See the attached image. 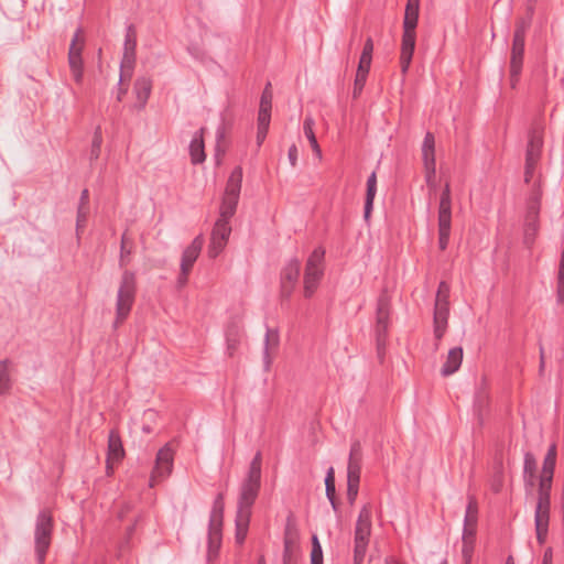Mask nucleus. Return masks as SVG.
<instances>
[{
  "instance_id": "1",
  "label": "nucleus",
  "mask_w": 564,
  "mask_h": 564,
  "mask_svg": "<svg viewBox=\"0 0 564 564\" xmlns=\"http://www.w3.org/2000/svg\"><path fill=\"white\" fill-rule=\"evenodd\" d=\"M54 519L48 508L39 511L34 525V551L37 564H44L52 543Z\"/></svg>"
},
{
  "instance_id": "2",
  "label": "nucleus",
  "mask_w": 564,
  "mask_h": 564,
  "mask_svg": "<svg viewBox=\"0 0 564 564\" xmlns=\"http://www.w3.org/2000/svg\"><path fill=\"white\" fill-rule=\"evenodd\" d=\"M137 293V280L135 274L132 271L124 270L120 285L117 292L116 300V321L113 327L117 328L126 318L129 316Z\"/></svg>"
},
{
  "instance_id": "3",
  "label": "nucleus",
  "mask_w": 564,
  "mask_h": 564,
  "mask_svg": "<svg viewBox=\"0 0 564 564\" xmlns=\"http://www.w3.org/2000/svg\"><path fill=\"white\" fill-rule=\"evenodd\" d=\"M325 249L323 247L315 248L307 258L304 279H303V295L311 299L316 292L322 278L324 275Z\"/></svg>"
},
{
  "instance_id": "4",
  "label": "nucleus",
  "mask_w": 564,
  "mask_h": 564,
  "mask_svg": "<svg viewBox=\"0 0 564 564\" xmlns=\"http://www.w3.org/2000/svg\"><path fill=\"white\" fill-rule=\"evenodd\" d=\"M372 511L369 505H365L360 511L355 527L354 563L362 564L371 533Z\"/></svg>"
},
{
  "instance_id": "5",
  "label": "nucleus",
  "mask_w": 564,
  "mask_h": 564,
  "mask_svg": "<svg viewBox=\"0 0 564 564\" xmlns=\"http://www.w3.org/2000/svg\"><path fill=\"white\" fill-rule=\"evenodd\" d=\"M449 292L451 288L442 281L438 284L435 305H434V336L436 340H441L447 329L449 316Z\"/></svg>"
},
{
  "instance_id": "6",
  "label": "nucleus",
  "mask_w": 564,
  "mask_h": 564,
  "mask_svg": "<svg viewBox=\"0 0 564 564\" xmlns=\"http://www.w3.org/2000/svg\"><path fill=\"white\" fill-rule=\"evenodd\" d=\"M224 494L219 492L213 503L208 522V554L216 555L221 544V530L224 517Z\"/></svg>"
},
{
  "instance_id": "7",
  "label": "nucleus",
  "mask_w": 564,
  "mask_h": 564,
  "mask_svg": "<svg viewBox=\"0 0 564 564\" xmlns=\"http://www.w3.org/2000/svg\"><path fill=\"white\" fill-rule=\"evenodd\" d=\"M452 228V195L447 183L441 194L438 206V247L445 250L449 242Z\"/></svg>"
},
{
  "instance_id": "8",
  "label": "nucleus",
  "mask_w": 564,
  "mask_h": 564,
  "mask_svg": "<svg viewBox=\"0 0 564 564\" xmlns=\"http://www.w3.org/2000/svg\"><path fill=\"white\" fill-rule=\"evenodd\" d=\"M391 301L387 291H382L378 297L376 310L375 333L377 338L378 350L380 351L387 340L388 329L390 326Z\"/></svg>"
},
{
  "instance_id": "9",
  "label": "nucleus",
  "mask_w": 564,
  "mask_h": 564,
  "mask_svg": "<svg viewBox=\"0 0 564 564\" xmlns=\"http://www.w3.org/2000/svg\"><path fill=\"white\" fill-rule=\"evenodd\" d=\"M135 48H137V32L133 24H129L126 28L124 41H123V53L120 63V78L119 84L123 80V77H131L134 64H135Z\"/></svg>"
},
{
  "instance_id": "10",
  "label": "nucleus",
  "mask_w": 564,
  "mask_h": 564,
  "mask_svg": "<svg viewBox=\"0 0 564 564\" xmlns=\"http://www.w3.org/2000/svg\"><path fill=\"white\" fill-rule=\"evenodd\" d=\"M261 478L246 476L240 485L237 512L251 516L252 507L259 496Z\"/></svg>"
},
{
  "instance_id": "11",
  "label": "nucleus",
  "mask_w": 564,
  "mask_h": 564,
  "mask_svg": "<svg viewBox=\"0 0 564 564\" xmlns=\"http://www.w3.org/2000/svg\"><path fill=\"white\" fill-rule=\"evenodd\" d=\"M173 464L174 452L169 444H165L156 453L155 465L150 478V486L153 487L156 482L167 478L172 473Z\"/></svg>"
},
{
  "instance_id": "12",
  "label": "nucleus",
  "mask_w": 564,
  "mask_h": 564,
  "mask_svg": "<svg viewBox=\"0 0 564 564\" xmlns=\"http://www.w3.org/2000/svg\"><path fill=\"white\" fill-rule=\"evenodd\" d=\"M373 52V42L371 37H368L364 44L361 56L359 58L358 69L354 83V97H358L366 84L367 76L370 70Z\"/></svg>"
},
{
  "instance_id": "13",
  "label": "nucleus",
  "mask_w": 564,
  "mask_h": 564,
  "mask_svg": "<svg viewBox=\"0 0 564 564\" xmlns=\"http://www.w3.org/2000/svg\"><path fill=\"white\" fill-rule=\"evenodd\" d=\"M422 160L425 170V181L429 186H434L436 174L435 138L432 132H426L422 143Z\"/></svg>"
},
{
  "instance_id": "14",
  "label": "nucleus",
  "mask_w": 564,
  "mask_h": 564,
  "mask_svg": "<svg viewBox=\"0 0 564 564\" xmlns=\"http://www.w3.org/2000/svg\"><path fill=\"white\" fill-rule=\"evenodd\" d=\"M543 140L542 137L538 132H532L530 134L527 154H525V172H524V181L525 183H530L535 166L540 160L541 151H542Z\"/></svg>"
},
{
  "instance_id": "15",
  "label": "nucleus",
  "mask_w": 564,
  "mask_h": 564,
  "mask_svg": "<svg viewBox=\"0 0 564 564\" xmlns=\"http://www.w3.org/2000/svg\"><path fill=\"white\" fill-rule=\"evenodd\" d=\"M301 263L292 258L281 272V296L290 299L300 276Z\"/></svg>"
},
{
  "instance_id": "16",
  "label": "nucleus",
  "mask_w": 564,
  "mask_h": 564,
  "mask_svg": "<svg viewBox=\"0 0 564 564\" xmlns=\"http://www.w3.org/2000/svg\"><path fill=\"white\" fill-rule=\"evenodd\" d=\"M524 42H525V25H517L511 48L510 68H514V73L518 69H522L523 55H524Z\"/></svg>"
},
{
  "instance_id": "17",
  "label": "nucleus",
  "mask_w": 564,
  "mask_h": 564,
  "mask_svg": "<svg viewBox=\"0 0 564 564\" xmlns=\"http://www.w3.org/2000/svg\"><path fill=\"white\" fill-rule=\"evenodd\" d=\"M415 47V30H403L400 65L402 74H406L411 65Z\"/></svg>"
},
{
  "instance_id": "18",
  "label": "nucleus",
  "mask_w": 564,
  "mask_h": 564,
  "mask_svg": "<svg viewBox=\"0 0 564 564\" xmlns=\"http://www.w3.org/2000/svg\"><path fill=\"white\" fill-rule=\"evenodd\" d=\"M204 245L203 236H197L191 245L183 251L181 259V270L183 273H189L197 260Z\"/></svg>"
},
{
  "instance_id": "19",
  "label": "nucleus",
  "mask_w": 564,
  "mask_h": 564,
  "mask_svg": "<svg viewBox=\"0 0 564 564\" xmlns=\"http://www.w3.org/2000/svg\"><path fill=\"white\" fill-rule=\"evenodd\" d=\"M124 456V449L122 446L119 434L111 430L108 435V455H107V469H112V464L120 462Z\"/></svg>"
},
{
  "instance_id": "20",
  "label": "nucleus",
  "mask_w": 564,
  "mask_h": 564,
  "mask_svg": "<svg viewBox=\"0 0 564 564\" xmlns=\"http://www.w3.org/2000/svg\"><path fill=\"white\" fill-rule=\"evenodd\" d=\"M152 91V79L148 76L138 77L133 85V93L137 98L135 108L144 109Z\"/></svg>"
},
{
  "instance_id": "21",
  "label": "nucleus",
  "mask_w": 564,
  "mask_h": 564,
  "mask_svg": "<svg viewBox=\"0 0 564 564\" xmlns=\"http://www.w3.org/2000/svg\"><path fill=\"white\" fill-rule=\"evenodd\" d=\"M204 128L195 132L189 143V155L193 164H200L206 160L204 148Z\"/></svg>"
},
{
  "instance_id": "22",
  "label": "nucleus",
  "mask_w": 564,
  "mask_h": 564,
  "mask_svg": "<svg viewBox=\"0 0 564 564\" xmlns=\"http://www.w3.org/2000/svg\"><path fill=\"white\" fill-rule=\"evenodd\" d=\"M463 361V348L462 347H454L449 349L447 354L446 361L444 362L441 373L444 377L451 376L455 373Z\"/></svg>"
},
{
  "instance_id": "23",
  "label": "nucleus",
  "mask_w": 564,
  "mask_h": 564,
  "mask_svg": "<svg viewBox=\"0 0 564 564\" xmlns=\"http://www.w3.org/2000/svg\"><path fill=\"white\" fill-rule=\"evenodd\" d=\"M241 183L242 169L240 166H236L229 175L224 196L239 200Z\"/></svg>"
},
{
  "instance_id": "24",
  "label": "nucleus",
  "mask_w": 564,
  "mask_h": 564,
  "mask_svg": "<svg viewBox=\"0 0 564 564\" xmlns=\"http://www.w3.org/2000/svg\"><path fill=\"white\" fill-rule=\"evenodd\" d=\"M279 346V334L275 329L267 328L264 336V347H263V366L265 370H269L272 357L271 350H275Z\"/></svg>"
},
{
  "instance_id": "25",
  "label": "nucleus",
  "mask_w": 564,
  "mask_h": 564,
  "mask_svg": "<svg viewBox=\"0 0 564 564\" xmlns=\"http://www.w3.org/2000/svg\"><path fill=\"white\" fill-rule=\"evenodd\" d=\"M420 0H408L404 19L403 30H415L419 19Z\"/></svg>"
},
{
  "instance_id": "26",
  "label": "nucleus",
  "mask_w": 564,
  "mask_h": 564,
  "mask_svg": "<svg viewBox=\"0 0 564 564\" xmlns=\"http://www.w3.org/2000/svg\"><path fill=\"white\" fill-rule=\"evenodd\" d=\"M314 124H315L314 119L311 116H307L303 122V132H304L305 137L307 138L313 152L321 160L322 159V150L319 148L316 135L313 130Z\"/></svg>"
},
{
  "instance_id": "27",
  "label": "nucleus",
  "mask_w": 564,
  "mask_h": 564,
  "mask_svg": "<svg viewBox=\"0 0 564 564\" xmlns=\"http://www.w3.org/2000/svg\"><path fill=\"white\" fill-rule=\"evenodd\" d=\"M551 501L538 500L534 512L535 527H549Z\"/></svg>"
},
{
  "instance_id": "28",
  "label": "nucleus",
  "mask_w": 564,
  "mask_h": 564,
  "mask_svg": "<svg viewBox=\"0 0 564 564\" xmlns=\"http://www.w3.org/2000/svg\"><path fill=\"white\" fill-rule=\"evenodd\" d=\"M251 516L245 513H236V541L242 544L246 540Z\"/></svg>"
},
{
  "instance_id": "29",
  "label": "nucleus",
  "mask_w": 564,
  "mask_h": 564,
  "mask_svg": "<svg viewBox=\"0 0 564 564\" xmlns=\"http://www.w3.org/2000/svg\"><path fill=\"white\" fill-rule=\"evenodd\" d=\"M238 205V199H234L230 197H223L221 206H220V215L217 220L229 223L230 218L235 215Z\"/></svg>"
},
{
  "instance_id": "30",
  "label": "nucleus",
  "mask_w": 564,
  "mask_h": 564,
  "mask_svg": "<svg viewBox=\"0 0 564 564\" xmlns=\"http://www.w3.org/2000/svg\"><path fill=\"white\" fill-rule=\"evenodd\" d=\"M230 234H231L230 224L217 220L213 228L210 238L227 245Z\"/></svg>"
},
{
  "instance_id": "31",
  "label": "nucleus",
  "mask_w": 564,
  "mask_h": 564,
  "mask_svg": "<svg viewBox=\"0 0 564 564\" xmlns=\"http://www.w3.org/2000/svg\"><path fill=\"white\" fill-rule=\"evenodd\" d=\"M12 381L9 372V361H0V395H6L10 392Z\"/></svg>"
},
{
  "instance_id": "32",
  "label": "nucleus",
  "mask_w": 564,
  "mask_h": 564,
  "mask_svg": "<svg viewBox=\"0 0 564 564\" xmlns=\"http://www.w3.org/2000/svg\"><path fill=\"white\" fill-rule=\"evenodd\" d=\"M552 475L541 474L539 481L538 500L551 501Z\"/></svg>"
},
{
  "instance_id": "33",
  "label": "nucleus",
  "mask_w": 564,
  "mask_h": 564,
  "mask_svg": "<svg viewBox=\"0 0 564 564\" xmlns=\"http://www.w3.org/2000/svg\"><path fill=\"white\" fill-rule=\"evenodd\" d=\"M556 445H550L546 455L543 460L542 471L544 475H554L555 464H556Z\"/></svg>"
},
{
  "instance_id": "34",
  "label": "nucleus",
  "mask_w": 564,
  "mask_h": 564,
  "mask_svg": "<svg viewBox=\"0 0 564 564\" xmlns=\"http://www.w3.org/2000/svg\"><path fill=\"white\" fill-rule=\"evenodd\" d=\"M478 520V505L474 496L468 497L466 512L464 517V524L477 525Z\"/></svg>"
},
{
  "instance_id": "35",
  "label": "nucleus",
  "mask_w": 564,
  "mask_h": 564,
  "mask_svg": "<svg viewBox=\"0 0 564 564\" xmlns=\"http://www.w3.org/2000/svg\"><path fill=\"white\" fill-rule=\"evenodd\" d=\"M101 144H102L101 128L97 127L94 132L91 145H90V150H89V154H88L90 164L93 162H95L96 160H98L100 152H101Z\"/></svg>"
},
{
  "instance_id": "36",
  "label": "nucleus",
  "mask_w": 564,
  "mask_h": 564,
  "mask_svg": "<svg viewBox=\"0 0 564 564\" xmlns=\"http://www.w3.org/2000/svg\"><path fill=\"white\" fill-rule=\"evenodd\" d=\"M556 301L558 304L564 302V248L561 254L560 268L557 273Z\"/></svg>"
},
{
  "instance_id": "37",
  "label": "nucleus",
  "mask_w": 564,
  "mask_h": 564,
  "mask_svg": "<svg viewBox=\"0 0 564 564\" xmlns=\"http://www.w3.org/2000/svg\"><path fill=\"white\" fill-rule=\"evenodd\" d=\"M361 474L360 462H348L347 466V484L359 485Z\"/></svg>"
},
{
  "instance_id": "38",
  "label": "nucleus",
  "mask_w": 564,
  "mask_h": 564,
  "mask_svg": "<svg viewBox=\"0 0 564 564\" xmlns=\"http://www.w3.org/2000/svg\"><path fill=\"white\" fill-rule=\"evenodd\" d=\"M538 219H529L525 217L524 226V243L530 247L534 242V237L538 231Z\"/></svg>"
},
{
  "instance_id": "39",
  "label": "nucleus",
  "mask_w": 564,
  "mask_h": 564,
  "mask_svg": "<svg viewBox=\"0 0 564 564\" xmlns=\"http://www.w3.org/2000/svg\"><path fill=\"white\" fill-rule=\"evenodd\" d=\"M323 549L318 536L316 534L312 535V550H311V564H323Z\"/></svg>"
},
{
  "instance_id": "40",
  "label": "nucleus",
  "mask_w": 564,
  "mask_h": 564,
  "mask_svg": "<svg viewBox=\"0 0 564 564\" xmlns=\"http://www.w3.org/2000/svg\"><path fill=\"white\" fill-rule=\"evenodd\" d=\"M80 34H82V29L78 28L72 39L69 50H68V56H72L73 54L75 56L82 55L83 50H84V40Z\"/></svg>"
},
{
  "instance_id": "41",
  "label": "nucleus",
  "mask_w": 564,
  "mask_h": 564,
  "mask_svg": "<svg viewBox=\"0 0 564 564\" xmlns=\"http://www.w3.org/2000/svg\"><path fill=\"white\" fill-rule=\"evenodd\" d=\"M377 194V187H367L366 189V198H365V208H364V218L366 221H369L370 215L373 209V202Z\"/></svg>"
},
{
  "instance_id": "42",
  "label": "nucleus",
  "mask_w": 564,
  "mask_h": 564,
  "mask_svg": "<svg viewBox=\"0 0 564 564\" xmlns=\"http://www.w3.org/2000/svg\"><path fill=\"white\" fill-rule=\"evenodd\" d=\"M131 248L129 247V241L126 235L121 237V246H120V258L119 265L120 268H124L130 262Z\"/></svg>"
},
{
  "instance_id": "43",
  "label": "nucleus",
  "mask_w": 564,
  "mask_h": 564,
  "mask_svg": "<svg viewBox=\"0 0 564 564\" xmlns=\"http://www.w3.org/2000/svg\"><path fill=\"white\" fill-rule=\"evenodd\" d=\"M325 487L327 499L332 500L333 498H336L335 473L333 467H329L326 473Z\"/></svg>"
},
{
  "instance_id": "44",
  "label": "nucleus",
  "mask_w": 564,
  "mask_h": 564,
  "mask_svg": "<svg viewBox=\"0 0 564 564\" xmlns=\"http://www.w3.org/2000/svg\"><path fill=\"white\" fill-rule=\"evenodd\" d=\"M227 352L232 356L239 345V335L236 329H228L226 333Z\"/></svg>"
},
{
  "instance_id": "45",
  "label": "nucleus",
  "mask_w": 564,
  "mask_h": 564,
  "mask_svg": "<svg viewBox=\"0 0 564 564\" xmlns=\"http://www.w3.org/2000/svg\"><path fill=\"white\" fill-rule=\"evenodd\" d=\"M89 214V207H78L76 218V235L79 240V234L84 229Z\"/></svg>"
},
{
  "instance_id": "46",
  "label": "nucleus",
  "mask_w": 564,
  "mask_h": 564,
  "mask_svg": "<svg viewBox=\"0 0 564 564\" xmlns=\"http://www.w3.org/2000/svg\"><path fill=\"white\" fill-rule=\"evenodd\" d=\"M261 464H262V456L261 453L258 452L249 465L248 476L259 477L261 478Z\"/></svg>"
},
{
  "instance_id": "47",
  "label": "nucleus",
  "mask_w": 564,
  "mask_h": 564,
  "mask_svg": "<svg viewBox=\"0 0 564 564\" xmlns=\"http://www.w3.org/2000/svg\"><path fill=\"white\" fill-rule=\"evenodd\" d=\"M536 473V459L530 452L524 454L523 460V474H535Z\"/></svg>"
},
{
  "instance_id": "48",
  "label": "nucleus",
  "mask_w": 564,
  "mask_h": 564,
  "mask_svg": "<svg viewBox=\"0 0 564 564\" xmlns=\"http://www.w3.org/2000/svg\"><path fill=\"white\" fill-rule=\"evenodd\" d=\"M476 541V525L464 524L462 542L463 543H475Z\"/></svg>"
},
{
  "instance_id": "49",
  "label": "nucleus",
  "mask_w": 564,
  "mask_h": 564,
  "mask_svg": "<svg viewBox=\"0 0 564 564\" xmlns=\"http://www.w3.org/2000/svg\"><path fill=\"white\" fill-rule=\"evenodd\" d=\"M225 247H226L225 243L210 238V243L208 246L209 258L214 259V258L218 257L221 253V251L225 249Z\"/></svg>"
},
{
  "instance_id": "50",
  "label": "nucleus",
  "mask_w": 564,
  "mask_h": 564,
  "mask_svg": "<svg viewBox=\"0 0 564 564\" xmlns=\"http://www.w3.org/2000/svg\"><path fill=\"white\" fill-rule=\"evenodd\" d=\"M474 550H475V543H470V542L463 543V545H462V556H463V560H464V564H470L471 563Z\"/></svg>"
},
{
  "instance_id": "51",
  "label": "nucleus",
  "mask_w": 564,
  "mask_h": 564,
  "mask_svg": "<svg viewBox=\"0 0 564 564\" xmlns=\"http://www.w3.org/2000/svg\"><path fill=\"white\" fill-rule=\"evenodd\" d=\"M348 462H360L361 463V445L358 441L352 442L350 446Z\"/></svg>"
},
{
  "instance_id": "52",
  "label": "nucleus",
  "mask_w": 564,
  "mask_h": 564,
  "mask_svg": "<svg viewBox=\"0 0 564 564\" xmlns=\"http://www.w3.org/2000/svg\"><path fill=\"white\" fill-rule=\"evenodd\" d=\"M540 213V203L528 200L527 206V218L529 219H538Z\"/></svg>"
},
{
  "instance_id": "53",
  "label": "nucleus",
  "mask_w": 564,
  "mask_h": 564,
  "mask_svg": "<svg viewBox=\"0 0 564 564\" xmlns=\"http://www.w3.org/2000/svg\"><path fill=\"white\" fill-rule=\"evenodd\" d=\"M271 121V112L261 111L258 112V127L269 128Z\"/></svg>"
},
{
  "instance_id": "54",
  "label": "nucleus",
  "mask_w": 564,
  "mask_h": 564,
  "mask_svg": "<svg viewBox=\"0 0 564 564\" xmlns=\"http://www.w3.org/2000/svg\"><path fill=\"white\" fill-rule=\"evenodd\" d=\"M68 65L69 69H84L83 56H75L74 54L72 56H68Z\"/></svg>"
},
{
  "instance_id": "55",
  "label": "nucleus",
  "mask_w": 564,
  "mask_h": 564,
  "mask_svg": "<svg viewBox=\"0 0 564 564\" xmlns=\"http://www.w3.org/2000/svg\"><path fill=\"white\" fill-rule=\"evenodd\" d=\"M359 485L347 484V499L350 505H354L358 496Z\"/></svg>"
},
{
  "instance_id": "56",
  "label": "nucleus",
  "mask_w": 564,
  "mask_h": 564,
  "mask_svg": "<svg viewBox=\"0 0 564 564\" xmlns=\"http://www.w3.org/2000/svg\"><path fill=\"white\" fill-rule=\"evenodd\" d=\"M288 158H289L290 164L293 167H295L296 164H297V158H299V150H297V147L295 144H292L289 148Z\"/></svg>"
},
{
  "instance_id": "57",
  "label": "nucleus",
  "mask_w": 564,
  "mask_h": 564,
  "mask_svg": "<svg viewBox=\"0 0 564 564\" xmlns=\"http://www.w3.org/2000/svg\"><path fill=\"white\" fill-rule=\"evenodd\" d=\"M523 482L527 491H531L535 485V474H523Z\"/></svg>"
},
{
  "instance_id": "58",
  "label": "nucleus",
  "mask_w": 564,
  "mask_h": 564,
  "mask_svg": "<svg viewBox=\"0 0 564 564\" xmlns=\"http://www.w3.org/2000/svg\"><path fill=\"white\" fill-rule=\"evenodd\" d=\"M549 527H535L536 540L540 544H543L547 536Z\"/></svg>"
},
{
  "instance_id": "59",
  "label": "nucleus",
  "mask_w": 564,
  "mask_h": 564,
  "mask_svg": "<svg viewBox=\"0 0 564 564\" xmlns=\"http://www.w3.org/2000/svg\"><path fill=\"white\" fill-rule=\"evenodd\" d=\"M269 128L258 127L257 131V144L260 147L267 138Z\"/></svg>"
},
{
  "instance_id": "60",
  "label": "nucleus",
  "mask_w": 564,
  "mask_h": 564,
  "mask_svg": "<svg viewBox=\"0 0 564 564\" xmlns=\"http://www.w3.org/2000/svg\"><path fill=\"white\" fill-rule=\"evenodd\" d=\"M521 72H522V69H518L517 73H514V68H510V85L512 88L517 87L519 79H520Z\"/></svg>"
},
{
  "instance_id": "61",
  "label": "nucleus",
  "mask_w": 564,
  "mask_h": 564,
  "mask_svg": "<svg viewBox=\"0 0 564 564\" xmlns=\"http://www.w3.org/2000/svg\"><path fill=\"white\" fill-rule=\"evenodd\" d=\"M73 79L77 85H82L84 80V69H70Z\"/></svg>"
},
{
  "instance_id": "62",
  "label": "nucleus",
  "mask_w": 564,
  "mask_h": 564,
  "mask_svg": "<svg viewBox=\"0 0 564 564\" xmlns=\"http://www.w3.org/2000/svg\"><path fill=\"white\" fill-rule=\"evenodd\" d=\"M78 207H89V192L87 188L83 189L80 193Z\"/></svg>"
},
{
  "instance_id": "63",
  "label": "nucleus",
  "mask_w": 564,
  "mask_h": 564,
  "mask_svg": "<svg viewBox=\"0 0 564 564\" xmlns=\"http://www.w3.org/2000/svg\"><path fill=\"white\" fill-rule=\"evenodd\" d=\"M542 564H553V553L551 547L545 550L542 557Z\"/></svg>"
},
{
  "instance_id": "64",
  "label": "nucleus",
  "mask_w": 564,
  "mask_h": 564,
  "mask_svg": "<svg viewBox=\"0 0 564 564\" xmlns=\"http://www.w3.org/2000/svg\"><path fill=\"white\" fill-rule=\"evenodd\" d=\"M272 100L271 84L268 83L262 91L261 100Z\"/></svg>"
}]
</instances>
